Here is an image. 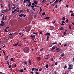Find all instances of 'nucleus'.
Segmentation results:
<instances>
[{
  "label": "nucleus",
  "instance_id": "obj_1",
  "mask_svg": "<svg viewBox=\"0 0 74 74\" xmlns=\"http://www.w3.org/2000/svg\"><path fill=\"white\" fill-rule=\"evenodd\" d=\"M30 51V49L29 47H26L23 49V51L25 53H28Z\"/></svg>",
  "mask_w": 74,
  "mask_h": 74
},
{
  "label": "nucleus",
  "instance_id": "obj_2",
  "mask_svg": "<svg viewBox=\"0 0 74 74\" xmlns=\"http://www.w3.org/2000/svg\"><path fill=\"white\" fill-rule=\"evenodd\" d=\"M50 29L51 30H53L54 29V27L53 26H51L50 27Z\"/></svg>",
  "mask_w": 74,
  "mask_h": 74
},
{
  "label": "nucleus",
  "instance_id": "obj_3",
  "mask_svg": "<svg viewBox=\"0 0 74 74\" xmlns=\"http://www.w3.org/2000/svg\"><path fill=\"white\" fill-rule=\"evenodd\" d=\"M55 49V46H54L52 47V48L50 50V51H52L53 50Z\"/></svg>",
  "mask_w": 74,
  "mask_h": 74
},
{
  "label": "nucleus",
  "instance_id": "obj_4",
  "mask_svg": "<svg viewBox=\"0 0 74 74\" xmlns=\"http://www.w3.org/2000/svg\"><path fill=\"white\" fill-rule=\"evenodd\" d=\"M57 42H54L52 44L51 46V45H50L49 46L50 47H52V45H54V44H57Z\"/></svg>",
  "mask_w": 74,
  "mask_h": 74
},
{
  "label": "nucleus",
  "instance_id": "obj_5",
  "mask_svg": "<svg viewBox=\"0 0 74 74\" xmlns=\"http://www.w3.org/2000/svg\"><path fill=\"white\" fill-rule=\"evenodd\" d=\"M29 63L30 65L32 66V62H31V60H30V58L29 59Z\"/></svg>",
  "mask_w": 74,
  "mask_h": 74
},
{
  "label": "nucleus",
  "instance_id": "obj_6",
  "mask_svg": "<svg viewBox=\"0 0 74 74\" xmlns=\"http://www.w3.org/2000/svg\"><path fill=\"white\" fill-rule=\"evenodd\" d=\"M45 35H46V36H50V33H46Z\"/></svg>",
  "mask_w": 74,
  "mask_h": 74
},
{
  "label": "nucleus",
  "instance_id": "obj_7",
  "mask_svg": "<svg viewBox=\"0 0 74 74\" xmlns=\"http://www.w3.org/2000/svg\"><path fill=\"white\" fill-rule=\"evenodd\" d=\"M59 30H61V31L63 30H64V28H63V27H60L59 29Z\"/></svg>",
  "mask_w": 74,
  "mask_h": 74
},
{
  "label": "nucleus",
  "instance_id": "obj_8",
  "mask_svg": "<svg viewBox=\"0 0 74 74\" xmlns=\"http://www.w3.org/2000/svg\"><path fill=\"white\" fill-rule=\"evenodd\" d=\"M37 59L38 61H40L41 60V58H40V57H39L37 58Z\"/></svg>",
  "mask_w": 74,
  "mask_h": 74
},
{
  "label": "nucleus",
  "instance_id": "obj_9",
  "mask_svg": "<svg viewBox=\"0 0 74 74\" xmlns=\"http://www.w3.org/2000/svg\"><path fill=\"white\" fill-rule=\"evenodd\" d=\"M23 14L22 13L19 15V16L22 17V16H23Z\"/></svg>",
  "mask_w": 74,
  "mask_h": 74
},
{
  "label": "nucleus",
  "instance_id": "obj_10",
  "mask_svg": "<svg viewBox=\"0 0 74 74\" xmlns=\"http://www.w3.org/2000/svg\"><path fill=\"white\" fill-rule=\"evenodd\" d=\"M30 37H31V38H34V37L35 38V37H36V36H35V35H31L30 36Z\"/></svg>",
  "mask_w": 74,
  "mask_h": 74
},
{
  "label": "nucleus",
  "instance_id": "obj_11",
  "mask_svg": "<svg viewBox=\"0 0 74 74\" xmlns=\"http://www.w3.org/2000/svg\"><path fill=\"white\" fill-rule=\"evenodd\" d=\"M50 18V17H45L44 18V19H47L48 20L49 19V18Z\"/></svg>",
  "mask_w": 74,
  "mask_h": 74
},
{
  "label": "nucleus",
  "instance_id": "obj_12",
  "mask_svg": "<svg viewBox=\"0 0 74 74\" xmlns=\"http://www.w3.org/2000/svg\"><path fill=\"white\" fill-rule=\"evenodd\" d=\"M49 66H48V64H47L45 65V67L46 68V69H48V68Z\"/></svg>",
  "mask_w": 74,
  "mask_h": 74
},
{
  "label": "nucleus",
  "instance_id": "obj_13",
  "mask_svg": "<svg viewBox=\"0 0 74 74\" xmlns=\"http://www.w3.org/2000/svg\"><path fill=\"white\" fill-rule=\"evenodd\" d=\"M34 3L35 4L37 5V1H36L35 0L34 1Z\"/></svg>",
  "mask_w": 74,
  "mask_h": 74
},
{
  "label": "nucleus",
  "instance_id": "obj_14",
  "mask_svg": "<svg viewBox=\"0 0 74 74\" xmlns=\"http://www.w3.org/2000/svg\"><path fill=\"white\" fill-rule=\"evenodd\" d=\"M54 66V65L53 64H51L49 65L50 67H52V66Z\"/></svg>",
  "mask_w": 74,
  "mask_h": 74
},
{
  "label": "nucleus",
  "instance_id": "obj_15",
  "mask_svg": "<svg viewBox=\"0 0 74 74\" xmlns=\"http://www.w3.org/2000/svg\"><path fill=\"white\" fill-rule=\"evenodd\" d=\"M64 53H63L62 54L60 55V56L62 58V57H63V56H64Z\"/></svg>",
  "mask_w": 74,
  "mask_h": 74
},
{
  "label": "nucleus",
  "instance_id": "obj_16",
  "mask_svg": "<svg viewBox=\"0 0 74 74\" xmlns=\"http://www.w3.org/2000/svg\"><path fill=\"white\" fill-rule=\"evenodd\" d=\"M8 7L9 8V10H10L11 9L10 8V4H8Z\"/></svg>",
  "mask_w": 74,
  "mask_h": 74
},
{
  "label": "nucleus",
  "instance_id": "obj_17",
  "mask_svg": "<svg viewBox=\"0 0 74 74\" xmlns=\"http://www.w3.org/2000/svg\"><path fill=\"white\" fill-rule=\"evenodd\" d=\"M59 0H56L54 2V3H58V2L59 1Z\"/></svg>",
  "mask_w": 74,
  "mask_h": 74
},
{
  "label": "nucleus",
  "instance_id": "obj_18",
  "mask_svg": "<svg viewBox=\"0 0 74 74\" xmlns=\"http://www.w3.org/2000/svg\"><path fill=\"white\" fill-rule=\"evenodd\" d=\"M28 1V4H32V3L30 2V0H29Z\"/></svg>",
  "mask_w": 74,
  "mask_h": 74
},
{
  "label": "nucleus",
  "instance_id": "obj_19",
  "mask_svg": "<svg viewBox=\"0 0 74 74\" xmlns=\"http://www.w3.org/2000/svg\"><path fill=\"white\" fill-rule=\"evenodd\" d=\"M4 16L3 15V17L2 18V21H3V20H4Z\"/></svg>",
  "mask_w": 74,
  "mask_h": 74
},
{
  "label": "nucleus",
  "instance_id": "obj_20",
  "mask_svg": "<svg viewBox=\"0 0 74 74\" xmlns=\"http://www.w3.org/2000/svg\"><path fill=\"white\" fill-rule=\"evenodd\" d=\"M66 31H65L64 33H63V34L64 36H65V35H66Z\"/></svg>",
  "mask_w": 74,
  "mask_h": 74
},
{
  "label": "nucleus",
  "instance_id": "obj_21",
  "mask_svg": "<svg viewBox=\"0 0 74 74\" xmlns=\"http://www.w3.org/2000/svg\"><path fill=\"white\" fill-rule=\"evenodd\" d=\"M18 43H19V42H18L17 43L15 44L14 46H15V47H16V46H17V45H18Z\"/></svg>",
  "mask_w": 74,
  "mask_h": 74
},
{
  "label": "nucleus",
  "instance_id": "obj_22",
  "mask_svg": "<svg viewBox=\"0 0 74 74\" xmlns=\"http://www.w3.org/2000/svg\"><path fill=\"white\" fill-rule=\"evenodd\" d=\"M45 2H46V0H43L42 1V3H45Z\"/></svg>",
  "mask_w": 74,
  "mask_h": 74
},
{
  "label": "nucleus",
  "instance_id": "obj_23",
  "mask_svg": "<svg viewBox=\"0 0 74 74\" xmlns=\"http://www.w3.org/2000/svg\"><path fill=\"white\" fill-rule=\"evenodd\" d=\"M20 72H23V69H21L19 70Z\"/></svg>",
  "mask_w": 74,
  "mask_h": 74
},
{
  "label": "nucleus",
  "instance_id": "obj_24",
  "mask_svg": "<svg viewBox=\"0 0 74 74\" xmlns=\"http://www.w3.org/2000/svg\"><path fill=\"white\" fill-rule=\"evenodd\" d=\"M19 47H19V48H21V47H22V45H21L19 44Z\"/></svg>",
  "mask_w": 74,
  "mask_h": 74
},
{
  "label": "nucleus",
  "instance_id": "obj_25",
  "mask_svg": "<svg viewBox=\"0 0 74 74\" xmlns=\"http://www.w3.org/2000/svg\"><path fill=\"white\" fill-rule=\"evenodd\" d=\"M13 60H14V58H12L10 59V61H11V62H12L13 61Z\"/></svg>",
  "mask_w": 74,
  "mask_h": 74
},
{
  "label": "nucleus",
  "instance_id": "obj_26",
  "mask_svg": "<svg viewBox=\"0 0 74 74\" xmlns=\"http://www.w3.org/2000/svg\"><path fill=\"white\" fill-rule=\"evenodd\" d=\"M67 68V66L66 65H65L64 67V69H66Z\"/></svg>",
  "mask_w": 74,
  "mask_h": 74
},
{
  "label": "nucleus",
  "instance_id": "obj_27",
  "mask_svg": "<svg viewBox=\"0 0 74 74\" xmlns=\"http://www.w3.org/2000/svg\"><path fill=\"white\" fill-rule=\"evenodd\" d=\"M49 38V37L48 36H47V40H48V39Z\"/></svg>",
  "mask_w": 74,
  "mask_h": 74
},
{
  "label": "nucleus",
  "instance_id": "obj_28",
  "mask_svg": "<svg viewBox=\"0 0 74 74\" xmlns=\"http://www.w3.org/2000/svg\"><path fill=\"white\" fill-rule=\"evenodd\" d=\"M45 14V12H43L42 13V15L43 16Z\"/></svg>",
  "mask_w": 74,
  "mask_h": 74
},
{
  "label": "nucleus",
  "instance_id": "obj_29",
  "mask_svg": "<svg viewBox=\"0 0 74 74\" xmlns=\"http://www.w3.org/2000/svg\"><path fill=\"white\" fill-rule=\"evenodd\" d=\"M62 20H65L66 18L65 17H63L62 18Z\"/></svg>",
  "mask_w": 74,
  "mask_h": 74
},
{
  "label": "nucleus",
  "instance_id": "obj_30",
  "mask_svg": "<svg viewBox=\"0 0 74 74\" xmlns=\"http://www.w3.org/2000/svg\"><path fill=\"white\" fill-rule=\"evenodd\" d=\"M0 25L1 26H4V24H0Z\"/></svg>",
  "mask_w": 74,
  "mask_h": 74
},
{
  "label": "nucleus",
  "instance_id": "obj_31",
  "mask_svg": "<svg viewBox=\"0 0 74 74\" xmlns=\"http://www.w3.org/2000/svg\"><path fill=\"white\" fill-rule=\"evenodd\" d=\"M16 9H17V12H19V8H16Z\"/></svg>",
  "mask_w": 74,
  "mask_h": 74
},
{
  "label": "nucleus",
  "instance_id": "obj_32",
  "mask_svg": "<svg viewBox=\"0 0 74 74\" xmlns=\"http://www.w3.org/2000/svg\"><path fill=\"white\" fill-rule=\"evenodd\" d=\"M69 67H72V66L71 64H69Z\"/></svg>",
  "mask_w": 74,
  "mask_h": 74
},
{
  "label": "nucleus",
  "instance_id": "obj_33",
  "mask_svg": "<svg viewBox=\"0 0 74 74\" xmlns=\"http://www.w3.org/2000/svg\"><path fill=\"white\" fill-rule=\"evenodd\" d=\"M69 27L71 30V27L70 25H69Z\"/></svg>",
  "mask_w": 74,
  "mask_h": 74
},
{
  "label": "nucleus",
  "instance_id": "obj_34",
  "mask_svg": "<svg viewBox=\"0 0 74 74\" xmlns=\"http://www.w3.org/2000/svg\"><path fill=\"white\" fill-rule=\"evenodd\" d=\"M33 34H36V35H37V33L36 32H33Z\"/></svg>",
  "mask_w": 74,
  "mask_h": 74
},
{
  "label": "nucleus",
  "instance_id": "obj_35",
  "mask_svg": "<svg viewBox=\"0 0 74 74\" xmlns=\"http://www.w3.org/2000/svg\"><path fill=\"white\" fill-rule=\"evenodd\" d=\"M55 8H58V5H56Z\"/></svg>",
  "mask_w": 74,
  "mask_h": 74
},
{
  "label": "nucleus",
  "instance_id": "obj_36",
  "mask_svg": "<svg viewBox=\"0 0 74 74\" xmlns=\"http://www.w3.org/2000/svg\"><path fill=\"white\" fill-rule=\"evenodd\" d=\"M58 64V62H55V65L56 66Z\"/></svg>",
  "mask_w": 74,
  "mask_h": 74
},
{
  "label": "nucleus",
  "instance_id": "obj_37",
  "mask_svg": "<svg viewBox=\"0 0 74 74\" xmlns=\"http://www.w3.org/2000/svg\"><path fill=\"white\" fill-rule=\"evenodd\" d=\"M60 50H62V49H59V50L57 51V52H60Z\"/></svg>",
  "mask_w": 74,
  "mask_h": 74
},
{
  "label": "nucleus",
  "instance_id": "obj_38",
  "mask_svg": "<svg viewBox=\"0 0 74 74\" xmlns=\"http://www.w3.org/2000/svg\"><path fill=\"white\" fill-rule=\"evenodd\" d=\"M68 70H71V69H72V68L69 67L68 68Z\"/></svg>",
  "mask_w": 74,
  "mask_h": 74
},
{
  "label": "nucleus",
  "instance_id": "obj_39",
  "mask_svg": "<svg viewBox=\"0 0 74 74\" xmlns=\"http://www.w3.org/2000/svg\"><path fill=\"white\" fill-rule=\"evenodd\" d=\"M24 64H26V65H27V62H25Z\"/></svg>",
  "mask_w": 74,
  "mask_h": 74
},
{
  "label": "nucleus",
  "instance_id": "obj_40",
  "mask_svg": "<svg viewBox=\"0 0 74 74\" xmlns=\"http://www.w3.org/2000/svg\"><path fill=\"white\" fill-rule=\"evenodd\" d=\"M62 22V23H65V22H64V21H61Z\"/></svg>",
  "mask_w": 74,
  "mask_h": 74
},
{
  "label": "nucleus",
  "instance_id": "obj_41",
  "mask_svg": "<svg viewBox=\"0 0 74 74\" xmlns=\"http://www.w3.org/2000/svg\"><path fill=\"white\" fill-rule=\"evenodd\" d=\"M59 49H60V48H57L56 49V51H58V50H59Z\"/></svg>",
  "mask_w": 74,
  "mask_h": 74
},
{
  "label": "nucleus",
  "instance_id": "obj_42",
  "mask_svg": "<svg viewBox=\"0 0 74 74\" xmlns=\"http://www.w3.org/2000/svg\"><path fill=\"white\" fill-rule=\"evenodd\" d=\"M69 22V19H67L66 20V23H67Z\"/></svg>",
  "mask_w": 74,
  "mask_h": 74
},
{
  "label": "nucleus",
  "instance_id": "obj_43",
  "mask_svg": "<svg viewBox=\"0 0 74 74\" xmlns=\"http://www.w3.org/2000/svg\"><path fill=\"white\" fill-rule=\"evenodd\" d=\"M30 73H31L32 74H34V72L32 71L30 72Z\"/></svg>",
  "mask_w": 74,
  "mask_h": 74
},
{
  "label": "nucleus",
  "instance_id": "obj_44",
  "mask_svg": "<svg viewBox=\"0 0 74 74\" xmlns=\"http://www.w3.org/2000/svg\"><path fill=\"white\" fill-rule=\"evenodd\" d=\"M48 59H49V57H47V58H45V60H48Z\"/></svg>",
  "mask_w": 74,
  "mask_h": 74
},
{
  "label": "nucleus",
  "instance_id": "obj_45",
  "mask_svg": "<svg viewBox=\"0 0 74 74\" xmlns=\"http://www.w3.org/2000/svg\"><path fill=\"white\" fill-rule=\"evenodd\" d=\"M26 11H27V12H29V9H27V10H26Z\"/></svg>",
  "mask_w": 74,
  "mask_h": 74
},
{
  "label": "nucleus",
  "instance_id": "obj_46",
  "mask_svg": "<svg viewBox=\"0 0 74 74\" xmlns=\"http://www.w3.org/2000/svg\"><path fill=\"white\" fill-rule=\"evenodd\" d=\"M3 52L4 55H5V52L4 51H3Z\"/></svg>",
  "mask_w": 74,
  "mask_h": 74
},
{
  "label": "nucleus",
  "instance_id": "obj_47",
  "mask_svg": "<svg viewBox=\"0 0 74 74\" xmlns=\"http://www.w3.org/2000/svg\"><path fill=\"white\" fill-rule=\"evenodd\" d=\"M43 50V48H42V49H40V51H41Z\"/></svg>",
  "mask_w": 74,
  "mask_h": 74
},
{
  "label": "nucleus",
  "instance_id": "obj_48",
  "mask_svg": "<svg viewBox=\"0 0 74 74\" xmlns=\"http://www.w3.org/2000/svg\"><path fill=\"white\" fill-rule=\"evenodd\" d=\"M42 70V69H40L39 70V71H41Z\"/></svg>",
  "mask_w": 74,
  "mask_h": 74
},
{
  "label": "nucleus",
  "instance_id": "obj_49",
  "mask_svg": "<svg viewBox=\"0 0 74 74\" xmlns=\"http://www.w3.org/2000/svg\"><path fill=\"white\" fill-rule=\"evenodd\" d=\"M34 69H35V68H33L32 69V71H34Z\"/></svg>",
  "mask_w": 74,
  "mask_h": 74
},
{
  "label": "nucleus",
  "instance_id": "obj_50",
  "mask_svg": "<svg viewBox=\"0 0 74 74\" xmlns=\"http://www.w3.org/2000/svg\"><path fill=\"white\" fill-rule=\"evenodd\" d=\"M15 6H14V7L12 8V10H14V8H15Z\"/></svg>",
  "mask_w": 74,
  "mask_h": 74
},
{
  "label": "nucleus",
  "instance_id": "obj_51",
  "mask_svg": "<svg viewBox=\"0 0 74 74\" xmlns=\"http://www.w3.org/2000/svg\"><path fill=\"white\" fill-rule=\"evenodd\" d=\"M71 15L72 16H74V14H73V13L71 14Z\"/></svg>",
  "mask_w": 74,
  "mask_h": 74
},
{
  "label": "nucleus",
  "instance_id": "obj_52",
  "mask_svg": "<svg viewBox=\"0 0 74 74\" xmlns=\"http://www.w3.org/2000/svg\"><path fill=\"white\" fill-rule=\"evenodd\" d=\"M1 23H3V24H4V23L3 21H1Z\"/></svg>",
  "mask_w": 74,
  "mask_h": 74
},
{
  "label": "nucleus",
  "instance_id": "obj_53",
  "mask_svg": "<svg viewBox=\"0 0 74 74\" xmlns=\"http://www.w3.org/2000/svg\"><path fill=\"white\" fill-rule=\"evenodd\" d=\"M55 22H56V21H54L53 22V24H54V23H55Z\"/></svg>",
  "mask_w": 74,
  "mask_h": 74
},
{
  "label": "nucleus",
  "instance_id": "obj_54",
  "mask_svg": "<svg viewBox=\"0 0 74 74\" xmlns=\"http://www.w3.org/2000/svg\"><path fill=\"white\" fill-rule=\"evenodd\" d=\"M32 9L34 10V11H36V10H35V9L33 8H32Z\"/></svg>",
  "mask_w": 74,
  "mask_h": 74
},
{
  "label": "nucleus",
  "instance_id": "obj_55",
  "mask_svg": "<svg viewBox=\"0 0 74 74\" xmlns=\"http://www.w3.org/2000/svg\"><path fill=\"white\" fill-rule=\"evenodd\" d=\"M32 5H35V4H34V3H32Z\"/></svg>",
  "mask_w": 74,
  "mask_h": 74
},
{
  "label": "nucleus",
  "instance_id": "obj_56",
  "mask_svg": "<svg viewBox=\"0 0 74 74\" xmlns=\"http://www.w3.org/2000/svg\"><path fill=\"white\" fill-rule=\"evenodd\" d=\"M31 5V4H29L28 5V7H30V6Z\"/></svg>",
  "mask_w": 74,
  "mask_h": 74
},
{
  "label": "nucleus",
  "instance_id": "obj_57",
  "mask_svg": "<svg viewBox=\"0 0 74 74\" xmlns=\"http://www.w3.org/2000/svg\"><path fill=\"white\" fill-rule=\"evenodd\" d=\"M5 32H8V31H7V30L6 29H5Z\"/></svg>",
  "mask_w": 74,
  "mask_h": 74
},
{
  "label": "nucleus",
  "instance_id": "obj_58",
  "mask_svg": "<svg viewBox=\"0 0 74 74\" xmlns=\"http://www.w3.org/2000/svg\"><path fill=\"white\" fill-rule=\"evenodd\" d=\"M17 11V9H15V10H14V12H15V11Z\"/></svg>",
  "mask_w": 74,
  "mask_h": 74
},
{
  "label": "nucleus",
  "instance_id": "obj_59",
  "mask_svg": "<svg viewBox=\"0 0 74 74\" xmlns=\"http://www.w3.org/2000/svg\"><path fill=\"white\" fill-rule=\"evenodd\" d=\"M66 7H69V5H67H67H66Z\"/></svg>",
  "mask_w": 74,
  "mask_h": 74
},
{
  "label": "nucleus",
  "instance_id": "obj_60",
  "mask_svg": "<svg viewBox=\"0 0 74 74\" xmlns=\"http://www.w3.org/2000/svg\"><path fill=\"white\" fill-rule=\"evenodd\" d=\"M36 74H39V73H38L37 72H36Z\"/></svg>",
  "mask_w": 74,
  "mask_h": 74
},
{
  "label": "nucleus",
  "instance_id": "obj_61",
  "mask_svg": "<svg viewBox=\"0 0 74 74\" xmlns=\"http://www.w3.org/2000/svg\"><path fill=\"white\" fill-rule=\"evenodd\" d=\"M12 14H14V11H12Z\"/></svg>",
  "mask_w": 74,
  "mask_h": 74
},
{
  "label": "nucleus",
  "instance_id": "obj_62",
  "mask_svg": "<svg viewBox=\"0 0 74 74\" xmlns=\"http://www.w3.org/2000/svg\"><path fill=\"white\" fill-rule=\"evenodd\" d=\"M6 29H9V27H6Z\"/></svg>",
  "mask_w": 74,
  "mask_h": 74
},
{
  "label": "nucleus",
  "instance_id": "obj_63",
  "mask_svg": "<svg viewBox=\"0 0 74 74\" xmlns=\"http://www.w3.org/2000/svg\"><path fill=\"white\" fill-rule=\"evenodd\" d=\"M25 2H26V0H24V1H23L24 3H25Z\"/></svg>",
  "mask_w": 74,
  "mask_h": 74
},
{
  "label": "nucleus",
  "instance_id": "obj_64",
  "mask_svg": "<svg viewBox=\"0 0 74 74\" xmlns=\"http://www.w3.org/2000/svg\"><path fill=\"white\" fill-rule=\"evenodd\" d=\"M23 16L24 17H25V16H26V15H24V14H23Z\"/></svg>",
  "mask_w": 74,
  "mask_h": 74
}]
</instances>
